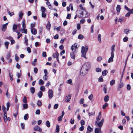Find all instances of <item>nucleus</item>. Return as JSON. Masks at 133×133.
Masks as SVG:
<instances>
[{
	"label": "nucleus",
	"instance_id": "obj_18",
	"mask_svg": "<svg viewBox=\"0 0 133 133\" xmlns=\"http://www.w3.org/2000/svg\"><path fill=\"white\" fill-rule=\"evenodd\" d=\"M115 45H113L111 47V54H114V48L115 47Z\"/></svg>",
	"mask_w": 133,
	"mask_h": 133
},
{
	"label": "nucleus",
	"instance_id": "obj_56",
	"mask_svg": "<svg viewBox=\"0 0 133 133\" xmlns=\"http://www.w3.org/2000/svg\"><path fill=\"white\" fill-rule=\"evenodd\" d=\"M127 88L128 90H129L131 89V87L130 84H128L127 85Z\"/></svg>",
	"mask_w": 133,
	"mask_h": 133
},
{
	"label": "nucleus",
	"instance_id": "obj_64",
	"mask_svg": "<svg viewBox=\"0 0 133 133\" xmlns=\"http://www.w3.org/2000/svg\"><path fill=\"white\" fill-rule=\"evenodd\" d=\"M84 99L83 98H81L79 101V103L80 104H82L84 103Z\"/></svg>",
	"mask_w": 133,
	"mask_h": 133
},
{
	"label": "nucleus",
	"instance_id": "obj_33",
	"mask_svg": "<svg viewBox=\"0 0 133 133\" xmlns=\"http://www.w3.org/2000/svg\"><path fill=\"white\" fill-rule=\"evenodd\" d=\"M29 118V116L28 114H26L24 116V120H27Z\"/></svg>",
	"mask_w": 133,
	"mask_h": 133
},
{
	"label": "nucleus",
	"instance_id": "obj_23",
	"mask_svg": "<svg viewBox=\"0 0 133 133\" xmlns=\"http://www.w3.org/2000/svg\"><path fill=\"white\" fill-rule=\"evenodd\" d=\"M115 81L114 79H112L110 81V85H113L115 83Z\"/></svg>",
	"mask_w": 133,
	"mask_h": 133
},
{
	"label": "nucleus",
	"instance_id": "obj_52",
	"mask_svg": "<svg viewBox=\"0 0 133 133\" xmlns=\"http://www.w3.org/2000/svg\"><path fill=\"white\" fill-rule=\"evenodd\" d=\"M75 120L74 119H73L72 118H71V119L70 121V123L71 124H73L74 123Z\"/></svg>",
	"mask_w": 133,
	"mask_h": 133
},
{
	"label": "nucleus",
	"instance_id": "obj_3",
	"mask_svg": "<svg viewBox=\"0 0 133 133\" xmlns=\"http://www.w3.org/2000/svg\"><path fill=\"white\" fill-rule=\"evenodd\" d=\"M88 71L82 68L80 72V74L82 76H84L87 74L88 72Z\"/></svg>",
	"mask_w": 133,
	"mask_h": 133
},
{
	"label": "nucleus",
	"instance_id": "obj_38",
	"mask_svg": "<svg viewBox=\"0 0 133 133\" xmlns=\"http://www.w3.org/2000/svg\"><path fill=\"white\" fill-rule=\"evenodd\" d=\"M17 28V26L16 24H14L13 25V29L14 31H15V30H16Z\"/></svg>",
	"mask_w": 133,
	"mask_h": 133
},
{
	"label": "nucleus",
	"instance_id": "obj_47",
	"mask_svg": "<svg viewBox=\"0 0 133 133\" xmlns=\"http://www.w3.org/2000/svg\"><path fill=\"white\" fill-rule=\"evenodd\" d=\"M67 83L70 84H72V82L71 79H69L67 81Z\"/></svg>",
	"mask_w": 133,
	"mask_h": 133
},
{
	"label": "nucleus",
	"instance_id": "obj_55",
	"mask_svg": "<svg viewBox=\"0 0 133 133\" xmlns=\"http://www.w3.org/2000/svg\"><path fill=\"white\" fill-rule=\"evenodd\" d=\"M40 113V111L38 109L35 112V113L37 115H39Z\"/></svg>",
	"mask_w": 133,
	"mask_h": 133
},
{
	"label": "nucleus",
	"instance_id": "obj_49",
	"mask_svg": "<svg viewBox=\"0 0 133 133\" xmlns=\"http://www.w3.org/2000/svg\"><path fill=\"white\" fill-rule=\"evenodd\" d=\"M42 17H43L45 18L46 17V14L45 12H42Z\"/></svg>",
	"mask_w": 133,
	"mask_h": 133
},
{
	"label": "nucleus",
	"instance_id": "obj_34",
	"mask_svg": "<svg viewBox=\"0 0 133 133\" xmlns=\"http://www.w3.org/2000/svg\"><path fill=\"white\" fill-rule=\"evenodd\" d=\"M38 83L40 85H43L44 83V82L42 79H40Z\"/></svg>",
	"mask_w": 133,
	"mask_h": 133
},
{
	"label": "nucleus",
	"instance_id": "obj_37",
	"mask_svg": "<svg viewBox=\"0 0 133 133\" xmlns=\"http://www.w3.org/2000/svg\"><path fill=\"white\" fill-rule=\"evenodd\" d=\"M96 71L97 72H99L101 71L102 70L101 68H96L95 69Z\"/></svg>",
	"mask_w": 133,
	"mask_h": 133
},
{
	"label": "nucleus",
	"instance_id": "obj_35",
	"mask_svg": "<svg viewBox=\"0 0 133 133\" xmlns=\"http://www.w3.org/2000/svg\"><path fill=\"white\" fill-rule=\"evenodd\" d=\"M46 10V9L44 7L42 6L41 7V11L42 12H45Z\"/></svg>",
	"mask_w": 133,
	"mask_h": 133
},
{
	"label": "nucleus",
	"instance_id": "obj_28",
	"mask_svg": "<svg viewBox=\"0 0 133 133\" xmlns=\"http://www.w3.org/2000/svg\"><path fill=\"white\" fill-rule=\"evenodd\" d=\"M59 131V126L58 125H57L56 127V132L57 133Z\"/></svg>",
	"mask_w": 133,
	"mask_h": 133
},
{
	"label": "nucleus",
	"instance_id": "obj_7",
	"mask_svg": "<svg viewBox=\"0 0 133 133\" xmlns=\"http://www.w3.org/2000/svg\"><path fill=\"white\" fill-rule=\"evenodd\" d=\"M34 129L35 131H38L40 132H41L42 131V129L38 126H35L34 128Z\"/></svg>",
	"mask_w": 133,
	"mask_h": 133
},
{
	"label": "nucleus",
	"instance_id": "obj_61",
	"mask_svg": "<svg viewBox=\"0 0 133 133\" xmlns=\"http://www.w3.org/2000/svg\"><path fill=\"white\" fill-rule=\"evenodd\" d=\"M17 35H18V36L17 37V38L19 39L20 38V37L22 35L19 32H18Z\"/></svg>",
	"mask_w": 133,
	"mask_h": 133
},
{
	"label": "nucleus",
	"instance_id": "obj_14",
	"mask_svg": "<svg viewBox=\"0 0 133 133\" xmlns=\"http://www.w3.org/2000/svg\"><path fill=\"white\" fill-rule=\"evenodd\" d=\"M71 52L70 53V57L71 58L75 59V56L74 54V52Z\"/></svg>",
	"mask_w": 133,
	"mask_h": 133
},
{
	"label": "nucleus",
	"instance_id": "obj_10",
	"mask_svg": "<svg viewBox=\"0 0 133 133\" xmlns=\"http://www.w3.org/2000/svg\"><path fill=\"white\" fill-rule=\"evenodd\" d=\"M31 33L34 35L37 34V30L36 29L34 28H31Z\"/></svg>",
	"mask_w": 133,
	"mask_h": 133
},
{
	"label": "nucleus",
	"instance_id": "obj_53",
	"mask_svg": "<svg viewBox=\"0 0 133 133\" xmlns=\"http://www.w3.org/2000/svg\"><path fill=\"white\" fill-rule=\"evenodd\" d=\"M5 109H6V108H5V107L4 105H3L2 106V109L3 111V112H6Z\"/></svg>",
	"mask_w": 133,
	"mask_h": 133
},
{
	"label": "nucleus",
	"instance_id": "obj_46",
	"mask_svg": "<svg viewBox=\"0 0 133 133\" xmlns=\"http://www.w3.org/2000/svg\"><path fill=\"white\" fill-rule=\"evenodd\" d=\"M108 104L107 103H106L105 104L103 105L102 106V108L103 109H105L106 107H108Z\"/></svg>",
	"mask_w": 133,
	"mask_h": 133
},
{
	"label": "nucleus",
	"instance_id": "obj_54",
	"mask_svg": "<svg viewBox=\"0 0 133 133\" xmlns=\"http://www.w3.org/2000/svg\"><path fill=\"white\" fill-rule=\"evenodd\" d=\"M85 20L84 19H81L80 21V24H83L85 22Z\"/></svg>",
	"mask_w": 133,
	"mask_h": 133
},
{
	"label": "nucleus",
	"instance_id": "obj_25",
	"mask_svg": "<svg viewBox=\"0 0 133 133\" xmlns=\"http://www.w3.org/2000/svg\"><path fill=\"white\" fill-rule=\"evenodd\" d=\"M11 56V52H9L6 56V59L8 60L9 59H10V57Z\"/></svg>",
	"mask_w": 133,
	"mask_h": 133
},
{
	"label": "nucleus",
	"instance_id": "obj_12",
	"mask_svg": "<svg viewBox=\"0 0 133 133\" xmlns=\"http://www.w3.org/2000/svg\"><path fill=\"white\" fill-rule=\"evenodd\" d=\"M101 128H96L95 130V133H102V132L101 130Z\"/></svg>",
	"mask_w": 133,
	"mask_h": 133
},
{
	"label": "nucleus",
	"instance_id": "obj_24",
	"mask_svg": "<svg viewBox=\"0 0 133 133\" xmlns=\"http://www.w3.org/2000/svg\"><path fill=\"white\" fill-rule=\"evenodd\" d=\"M23 109H27L28 108V105L26 103L24 104L23 105Z\"/></svg>",
	"mask_w": 133,
	"mask_h": 133
},
{
	"label": "nucleus",
	"instance_id": "obj_16",
	"mask_svg": "<svg viewBox=\"0 0 133 133\" xmlns=\"http://www.w3.org/2000/svg\"><path fill=\"white\" fill-rule=\"evenodd\" d=\"M105 102H107L109 100V97L108 95L106 96L104 98Z\"/></svg>",
	"mask_w": 133,
	"mask_h": 133
},
{
	"label": "nucleus",
	"instance_id": "obj_36",
	"mask_svg": "<svg viewBox=\"0 0 133 133\" xmlns=\"http://www.w3.org/2000/svg\"><path fill=\"white\" fill-rule=\"evenodd\" d=\"M23 103H26L27 102V99L26 97L24 96V97L23 99Z\"/></svg>",
	"mask_w": 133,
	"mask_h": 133
},
{
	"label": "nucleus",
	"instance_id": "obj_63",
	"mask_svg": "<svg viewBox=\"0 0 133 133\" xmlns=\"http://www.w3.org/2000/svg\"><path fill=\"white\" fill-rule=\"evenodd\" d=\"M9 15L10 16H11L14 15V14L13 12H10L9 11L8 12Z\"/></svg>",
	"mask_w": 133,
	"mask_h": 133
},
{
	"label": "nucleus",
	"instance_id": "obj_40",
	"mask_svg": "<svg viewBox=\"0 0 133 133\" xmlns=\"http://www.w3.org/2000/svg\"><path fill=\"white\" fill-rule=\"evenodd\" d=\"M22 27L23 28H25V22L24 20L22 21Z\"/></svg>",
	"mask_w": 133,
	"mask_h": 133
},
{
	"label": "nucleus",
	"instance_id": "obj_31",
	"mask_svg": "<svg viewBox=\"0 0 133 133\" xmlns=\"http://www.w3.org/2000/svg\"><path fill=\"white\" fill-rule=\"evenodd\" d=\"M123 83L120 82V83L119 84L118 86V89H119L120 88H122L123 86Z\"/></svg>",
	"mask_w": 133,
	"mask_h": 133
},
{
	"label": "nucleus",
	"instance_id": "obj_42",
	"mask_svg": "<svg viewBox=\"0 0 133 133\" xmlns=\"http://www.w3.org/2000/svg\"><path fill=\"white\" fill-rule=\"evenodd\" d=\"M40 89L41 91H44L45 90V88L44 86H41L40 88Z\"/></svg>",
	"mask_w": 133,
	"mask_h": 133
},
{
	"label": "nucleus",
	"instance_id": "obj_1",
	"mask_svg": "<svg viewBox=\"0 0 133 133\" xmlns=\"http://www.w3.org/2000/svg\"><path fill=\"white\" fill-rule=\"evenodd\" d=\"M88 47L87 46H86L85 47L82 46V56L85 59L87 58L85 55L88 50Z\"/></svg>",
	"mask_w": 133,
	"mask_h": 133
},
{
	"label": "nucleus",
	"instance_id": "obj_29",
	"mask_svg": "<svg viewBox=\"0 0 133 133\" xmlns=\"http://www.w3.org/2000/svg\"><path fill=\"white\" fill-rule=\"evenodd\" d=\"M18 15L20 18H21L23 15V14L21 11H20L18 13Z\"/></svg>",
	"mask_w": 133,
	"mask_h": 133
},
{
	"label": "nucleus",
	"instance_id": "obj_60",
	"mask_svg": "<svg viewBox=\"0 0 133 133\" xmlns=\"http://www.w3.org/2000/svg\"><path fill=\"white\" fill-rule=\"evenodd\" d=\"M81 125L82 126L85 124V122L83 120H82L81 121Z\"/></svg>",
	"mask_w": 133,
	"mask_h": 133
},
{
	"label": "nucleus",
	"instance_id": "obj_5",
	"mask_svg": "<svg viewBox=\"0 0 133 133\" xmlns=\"http://www.w3.org/2000/svg\"><path fill=\"white\" fill-rule=\"evenodd\" d=\"M48 96L50 99H51L53 96V91L52 89H50L48 91Z\"/></svg>",
	"mask_w": 133,
	"mask_h": 133
},
{
	"label": "nucleus",
	"instance_id": "obj_11",
	"mask_svg": "<svg viewBox=\"0 0 133 133\" xmlns=\"http://www.w3.org/2000/svg\"><path fill=\"white\" fill-rule=\"evenodd\" d=\"M8 24V23H7L5 24H3L2 26V30L3 31H5L6 28Z\"/></svg>",
	"mask_w": 133,
	"mask_h": 133
},
{
	"label": "nucleus",
	"instance_id": "obj_27",
	"mask_svg": "<svg viewBox=\"0 0 133 133\" xmlns=\"http://www.w3.org/2000/svg\"><path fill=\"white\" fill-rule=\"evenodd\" d=\"M46 125L48 128L50 127V122L48 121H47L45 123Z\"/></svg>",
	"mask_w": 133,
	"mask_h": 133
},
{
	"label": "nucleus",
	"instance_id": "obj_44",
	"mask_svg": "<svg viewBox=\"0 0 133 133\" xmlns=\"http://www.w3.org/2000/svg\"><path fill=\"white\" fill-rule=\"evenodd\" d=\"M8 90H7L6 92V96L8 98H9L10 97V95L8 92Z\"/></svg>",
	"mask_w": 133,
	"mask_h": 133
},
{
	"label": "nucleus",
	"instance_id": "obj_39",
	"mask_svg": "<svg viewBox=\"0 0 133 133\" xmlns=\"http://www.w3.org/2000/svg\"><path fill=\"white\" fill-rule=\"evenodd\" d=\"M101 35L100 34H99L98 35V39L99 43L101 42Z\"/></svg>",
	"mask_w": 133,
	"mask_h": 133
},
{
	"label": "nucleus",
	"instance_id": "obj_59",
	"mask_svg": "<svg viewBox=\"0 0 133 133\" xmlns=\"http://www.w3.org/2000/svg\"><path fill=\"white\" fill-rule=\"evenodd\" d=\"M48 77V75H45L43 77V79L44 80H46Z\"/></svg>",
	"mask_w": 133,
	"mask_h": 133
},
{
	"label": "nucleus",
	"instance_id": "obj_57",
	"mask_svg": "<svg viewBox=\"0 0 133 133\" xmlns=\"http://www.w3.org/2000/svg\"><path fill=\"white\" fill-rule=\"evenodd\" d=\"M63 117L62 116H59L58 119V121H61Z\"/></svg>",
	"mask_w": 133,
	"mask_h": 133
},
{
	"label": "nucleus",
	"instance_id": "obj_30",
	"mask_svg": "<svg viewBox=\"0 0 133 133\" xmlns=\"http://www.w3.org/2000/svg\"><path fill=\"white\" fill-rule=\"evenodd\" d=\"M121 9V7L119 5H118L116 7V10L117 12H119L120 11Z\"/></svg>",
	"mask_w": 133,
	"mask_h": 133
},
{
	"label": "nucleus",
	"instance_id": "obj_15",
	"mask_svg": "<svg viewBox=\"0 0 133 133\" xmlns=\"http://www.w3.org/2000/svg\"><path fill=\"white\" fill-rule=\"evenodd\" d=\"M108 73V71L107 70H104L102 71V75L103 76H105L107 75Z\"/></svg>",
	"mask_w": 133,
	"mask_h": 133
},
{
	"label": "nucleus",
	"instance_id": "obj_22",
	"mask_svg": "<svg viewBox=\"0 0 133 133\" xmlns=\"http://www.w3.org/2000/svg\"><path fill=\"white\" fill-rule=\"evenodd\" d=\"M51 24L50 22H48L46 26V28L48 30H49L50 28Z\"/></svg>",
	"mask_w": 133,
	"mask_h": 133
},
{
	"label": "nucleus",
	"instance_id": "obj_41",
	"mask_svg": "<svg viewBox=\"0 0 133 133\" xmlns=\"http://www.w3.org/2000/svg\"><path fill=\"white\" fill-rule=\"evenodd\" d=\"M84 37L83 35L81 34H79V35L78 38L79 39H83Z\"/></svg>",
	"mask_w": 133,
	"mask_h": 133
},
{
	"label": "nucleus",
	"instance_id": "obj_32",
	"mask_svg": "<svg viewBox=\"0 0 133 133\" xmlns=\"http://www.w3.org/2000/svg\"><path fill=\"white\" fill-rule=\"evenodd\" d=\"M39 97L41 98L43 95V93L41 91H40L38 94Z\"/></svg>",
	"mask_w": 133,
	"mask_h": 133
},
{
	"label": "nucleus",
	"instance_id": "obj_21",
	"mask_svg": "<svg viewBox=\"0 0 133 133\" xmlns=\"http://www.w3.org/2000/svg\"><path fill=\"white\" fill-rule=\"evenodd\" d=\"M30 90L32 94H33L35 92V89L34 87H31L30 88Z\"/></svg>",
	"mask_w": 133,
	"mask_h": 133
},
{
	"label": "nucleus",
	"instance_id": "obj_45",
	"mask_svg": "<svg viewBox=\"0 0 133 133\" xmlns=\"http://www.w3.org/2000/svg\"><path fill=\"white\" fill-rule=\"evenodd\" d=\"M129 31V30L128 29H126L124 30V32L126 34H128Z\"/></svg>",
	"mask_w": 133,
	"mask_h": 133
},
{
	"label": "nucleus",
	"instance_id": "obj_20",
	"mask_svg": "<svg viewBox=\"0 0 133 133\" xmlns=\"http://www.w3.org/2000/svg\"><path fill=\"white\" fill-rule=\"evenodd\" d=\"M24 43L26 45V46H28V40L26 38V36L24 37Z\"/></svg>",
	"mask_w": 133,
	"mask_h": 133
},
{
	"label": "nucleus",
	"instance_id": "obj_51",
	"mask_svg": "<svg viewBox=\"0 0 133 133\" xmlns=\"http://www.w3.org/2000/svg\"><path fill=\"white\" fill-rule=\"evenodd\" d=\"M37 104L38 106L40 107L42 105V103L40 101H37Z\"/></svg>",
	"mask_w": 133,
	"mask_h": 133
},
{
	"label": "nucleus",
	"instance_id": "obj_17",
	"mask_svg": "<svg viewBox=\"0 0 133 133\" xmlns=\"http://www.w3.org/2000/svg\"><path fill=\"white\" fill-rule=\"evenodd\" d=\"M20 31L22 33H24L25 34H26L27 33V30L25 28H23V29H21Z\"/></svg>",
	"mask_w": 133,
	"mask_h": 133
},
{
	"label": "nucleus",
	"instance_id": "obj_43",
	"mask_svg": "<svg viewBox=\"0 0 133 133\" xmlns=\"http://www.w3.org/2000/svg\"><path fill=\"white\" fill-rule=\"evenodd\" d=\"M37 62V59L36 58L34 59V61L32 62V64L34 66H35L36 64V62Z\"/></svg>",
	"mask_w": 133,
	"mask_h": 133
},
{
	"label": "nucleus",
	"instance_id": "obj_58",
	"mask_svg": "<svg viewBox=\"0 0 133 133\" xmlns=\"http://www.w3.org/2000/svg\"><path fill=\"white\" fill-rule=\"evenodd\" d=\"M42 56L44 57H46V53L45 52H43L42 53Z\"/></svg>",
	"mask_w": 133,
	"mask_h": 133
},
{
	"label": "nucleus",
	"instance_id": "obj_2",
	"mask_svg": "<svg viewBox=\"0 0 133 133\" xmlns=\"http://www.w3.org/2000/svg\"><path fill=\"white\" fill-rule=\"evenodd\" d=\"M90 67V64L89 62H87L84 63L82 66V68L86 70H88V69Z\"/></svg>",
	"mask_w": 133,
	"mask_h": 133
},
{
	"label": "nucleus",
	"instance_id": "obj_26",
	"mask_svg": "<svg viewBox=\"0 0 133 133\" xmlns=\"http://www.w3.org/2000/svg\"><path fill=\"white\" fill-rule=\"evenodd\" d=\"M59 54L58 53L56 52L54 53L52 55V56L54 58L58 57Z\"/></svg>",
	"mask_w": 133,
	"mask_h": 133
},
{
	"label": "nucleus",
	"instance_id": "obj_48",
	"mask_svg": "<svg viewBox=\"0 0 133 133\" xmlns=\"http://www.w3.org/2000/svg\"><path fill=\"white\" fill-rule=\"evenodd\" d=\"M98 81L99 82H103V77L102 76H101L98 79Z\"/></svg>",
	"mask_w": 133,
	"mask_h": 133
},
{
	"label": "nucleus",
	"instance_id": "obj_62",
	"mask_svg": "<svg viewBox=\"0 0 133 133\" xmlns=\"http://www.w3.org/2000/svg\"><path fill=\"white\" fill-rule=\"evenodd\" d=\"M128 40V38L127 37H125L123 39V41L124 42H126Z\"/></svg>",
	"mask_w": 133,
	"mask_h": 133
},
{
	"label": "nucleus",
	"instance_id": "obj_13",
	"mask_svg": "<svg viewBox=\"0 0 133 133\" xmlns=\"http://www.w3.org/2000/svg\"><path fill=\"white\" fill-rule=\"evenodd\" d=\"M3 113V118L5 122H6V119L7 118L6 112H4Z\"/></svg>",
	"mask_w": 133,
	"mask_h": 133
},
{
	"label": "nucleus",
	"instance_id": "obj_6",
	"mask_svg": "<svg viewBox=\"0 0 133 133\" xmlns=\"http://www.w3.org/2000/svg\"><path fill=\"white\" fill-rule=\"evenodd\" d=\"M77 45L75 44L72 45L71 47V49L72 51L76 52V49L77 48Z\"/></svg>",
	"mask_w": 133,
	"mask_h": 133
},
{
	"label": "nucleus",
	"instance_id": "obj_19",
	"mask_svg": "<svg viewBox=\"0 0 133 133\" xmlns=\"http://www.w3.org/2000/svg\"><path fill=\"white\" fill-rule=\"evenodd\" d=\"M87 130L90 132H91L93 131V129L91 128L90 126H88L87 127Z\"/></svg>",
	"mask_w": 133,
	"mask_h": 133
},
{
	"label": "nucleus",
	"instance_id": "obj_9",
	"mask_svg": "<svg viewBox=\"0 0 133 133\" xmlns=\"http://www.w3.org/2000/svg\"><path fill=\"white\" fill-rule=\"evenodd\" d=\"M111 57L109 58L108 61V62L109 63L112 62L113 61V58L114 57V54H111Z\"/></svg>",
	"mask_w": 133,
	"mask_h": 133
},
{
	"label": "nucleus",
	"instance_id": "obj_4",
	"mask_svg": "<svg viewBox=\"0 0 133 133\" xmlns=\"http://www.w3.org/2000/svg\"><path fill=\"white\" fill-rule=\"evenodd\" d=\"M104 121V119H103L99 123H97V121L95 122V124L96 125H98L99 128H101V127L103 124V123Z\"/></svg>",
	"mask_w": 133,
	"mask_h": 133
},
{
	"label": "nucleus",
	"instance_id": "obj_50",
	"mask_svg": "<svg viewBox=\"0 0 133 133\" xmlns=\"http://www.w3.org/2000/svg\"><path fill=\"white\" fill-rule=\"evenodd\" d=\"M4 44L6 46V49H8V46L9 45V43L7 42H5L4 43Z\"/></svg>",
	"mask_w": 133,
	"mask_h": 133
},
{
	"label": "nucleus",
	"instance_id": "obj_8",
	"mask_svg": "<svg viewBox=\"0 0 133 133\" xmlns=\"http://www.w3.org/2000/svg\"><path fill=\"white\" fill-rule=\"evenodd\" d=\"M71 99V96L70 95H68V96L65 97V101L66 102H68L70 101Z\"/></svg>",
	"mask_w": 133,
	"mask_h": 133
}]
</instances>
